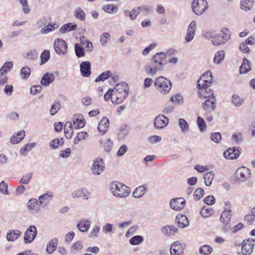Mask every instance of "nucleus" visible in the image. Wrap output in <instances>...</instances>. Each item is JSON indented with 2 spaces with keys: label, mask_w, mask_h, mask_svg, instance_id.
Masks as SVG:
<instances>
[{
  "label": "nucleus",
  "mask_w": 255,
  "mask_h": 255,
  "mask_svg": "<svg viewBox=\"0 0 255 255\" xmlns=\"http://www.w3.org/2000/svg\"><path fill=\"white\" fill-rule=\"evenodd\" d=\"M167 63L164 52H158L151 58L149 64L144 67L145 72L149 75H155L163 71Z\"/></svg>",
  "instance_id": "1"
},
{
  "label": "nucleus",
  "mask_w": 255,
  "mask_h": 255,
  "mask_svg": "<svg viewBox=\"0 0 255 255\" xmlns=\"http://www.w3.org/2000/svg\"><path fill=\"white\" fill-rule=\"evenodd\" d=\"M154 84L156 89L163 94L168 93L172 87L171 82L163 76L156 78Z\"/></svg>",
  "instance_id": "2"
},
{
  "label": "nucleus",
  "mask_w": 255,
  "mask_h": 255,
  "mask_svg": "<svg viewBox=\"0 0 255 255\" xmlns=\"http://www.w3.org/2000/svg\"><path fill=\"white\" fill-rule=\"evenodd\" d=\"M229 29L227 28L222 29L220 33L217 34L213 39L211 40L212 43L215 46H218L224 44L230 38V35L228 33Z\"/></svg>",
  "instance_id": "3"
},
{
  "label": "nucleus",
  "mask_w": 255,
  "mask_h": 255,
  "mask_svg": "<svg viewBox=\"0 0 255 255\" xmlns=\"http://www.w3.org/2000/svg\"><path fill=\"white\" fill-rule=\"evenodd\" d=\"M251 171L250 169L245 166L238 168L235 172V181L244 182L249 179L251 177Z\"/></svg>",
  "instance_id": "4"
},
{
  "label": "nucleus",
  "mask_w": 255,
  "mask_h": 255,
  "mask_svg": "<svg viewBox=\"0 0 255 255\" xmlns=\"http://www.w3.org/2000/svg\"><path fill=\"white\" fill-rule=\"evenodd\" d=\"M213 82V77L210 71H207L200 77L197 82V88L204 89L210 86Z\"/></svg>",
  "instance_id": "5"
},
{
  "label": "nucleus",
  "mask_w": 255,
  "mask_h": 255,
  "mask_svg": "<svg viewBox=\"0 0 255 255\" xmlns=\"http://www.w3.org/2000/svg\"><path fill=\"white\" fill-rule=\"evenodd\" d=\"M192 5L193 12L197 15L202 14L208 7L206 0H194Z\"/></svg>",
  "instance_id": "6"
},
{
  "label": "nucleus",
  "mask_w": 255,
  "mask_h": 255,
  "mask_svg": "<svg viewBox=\"0 0 255 255\" xmlns=\"http://www.w3.org/2000/svg\"><path fill=\"white\" fill-rule=\"evenodd\" d=\"M255 246V239L244 240L242 244V253L243 255H251Z\"/></svg>",
  "instance_id": "7"
},
{
  "label": "nucleus",
  "mask_w": 255,
  "mask_h": 255,
  "mask_svg": "<svg viewBox=\"0 0 255 255\" xmlns=\"http://www.w3.org/2000/svg\"><path fill=\"white\" fill-rule=\"evenodd\" d=\"M54 47L55 52L58 54L64 55L67 51V44L65 41L61 39H56L54 42Z\"/></svg>",
  "instance_id": "8"
},
{
  "label": "nucleus",
  "mask_w": 255,
  "mask_h": 255,
  "mask_svg": "<svg viewBox=\"0 0 255 255\" xmlns=\"http://www.w3.org/2000/svg\"><path fill=\"white\" fill-rule=\"evenodd\" d=\"M37 229L35 226H30L25 231L24 236V242L25 244L31 243L37 235Z\"/></svg>",
  "instance_id": "9"
},
{
  "label": "nucleus",
  "mask_w": 255,
  "mask_h": 255,
  "mask_svg": "<svg viewBox=\"0 0 255 255\" xmlns=\"http://www.w3.org/2000/svg\"><path fill=\"white\" fill-rule=\"evenodd\" d=\"M185 245L179 242L173 243L170 247V254L171 255H185L184 250Z\"/></svg>",
  "instance_id": "10"
},
{
  "label": "nucleus",
  "mask_w": 255,
  "mask_h": 255,
  "mask_svg": "<svg viewBox=\"0 0 255 255\" xmlns=\"http://www.w3.org/2000/svg\"><path fill=\"white\" fill-rule=\"evenodd\" d=\"M109 189L111 191H129L130 189L124 183L114 181L109 186Z\"/></svg>",
  "instance_id": "11"
},
{
  "label": "nucleus",
  "mask_w": 255,
  "mask_h": 255,
  "mask_svg": "<svg viewBox=\"0 0 255 255\" xmlns=\"http://www.w3.org/2000/svg\"><path fill=\"white\" fill-rule=\"evenodd\" d=\"M169 122V119L163 115L157 116L154 121V126L156 129H162L166 127Z\"/></svg>",
  "instance_id": "12"
},
{
  "label": "nucleus",
  "mask_w": 255,
  "mask_h": 255,
  "mask_svg": "<svg viewBox=\"0 0 255 255\" xmlns=\"http://www.w3.org/2000/svg\"><path fill=\"white\" fill-rule=\"evenodd\" d=\"M27 209L32 214L38 213L41 210V205L35 198L30 199L27 204Z\"/></svg>",
  "instance_id": "13"
},
{
  "label": "nucleus",
  "mask_w": 255,
  "mask_h": 255,
  "mask_svg": "<svg viewBox=\"0 0 255 255\" xmlns=\"http://www.w3.org/2000/svg\"><path fill=\"white\" fill-rule=\"evenodd\" d=\"M216 100L215 97L207 99L202 104V108L206 113H209L215 110Z\"/></svg>",
  "instance_id": "14"
},
{
  "label": "nucleus",
  "mask_w": 255,
  "mask_h": 255,
  "mask_svg": "<svg viewBox=\"0 0 255 255\" xmlns=\"http://www.w3.org/2000/svg\"><path fill=\"white\" fill-rule=\"evenodd\" d=\"M185 204V200L183 198H177L172 199L170 202V207L176 211L183 209Z\"/></svg>",
  "instance_id": "15"
},
{
  "label": "nucleus",
  "mask_w": 255,
  "mask_h": 255,
  "mask_svg": "<svg viewBox=\"0 0 255 255\" xmlns=\"http://www.w3.org/2000/svg\"><path fill=\"white\" fill-rule=\"evenodd\" d=\"M105 166L102 158H97L93 163L92 171L94 174L99 175L104 170Z\"/></svg>",
  "instance_id": "16"
},
{
  "label": "nucleus",
  "mask_w": 255,
  "mask_h": 255,
  "mask_svg": "<svg viewBox=\"0 0 255 255\" xmlns=\"http://www.w3.org/2000/svg\"><path fill=\"white\" fill-rule=\"evenodd\" d=\"M239 148H236L235 147L228 148L224 152V156L229 159H237L240 154Z\"/></svg>",
  "instance_id": "17"
},
{
  "label": "nucleus",
  "mask_w": 255,
  "mask_h": 255,
  "mask_svg": "<svg viewBox=\"0 0 255 255\" xmlns=\"http://www.w3.org/2000/svg\"><path fill=\"white\" fill-rule=\"evenodd\" d=\"M196 28V23L194 20H193L190 22L188 27L187 32L185 36L186 42H190L193 39Z\"/></svg>",
  "instance_id": "18"
},
{
  "label": "nucleus",
  "mask_w": 255,
  "mask_h": 255,
  "mask_svg": "<svg viewBox=\"0 0 255 255\" xmlns=\"http://www.w3.org/2000/svg\"><path fill=\"white\" fill-rule=\"evenodd\" d=\"M91 225V221L86 218L80 220L77 224V227L78 230L83 233L87 232Z\"/></svg>",
  "instance_id": "19"
},
{
  "label": "nucleus",
  "mask_w": 255,
  "mask_h": 255,
  "mask_svg": "<svg viewBox=\"0 0 255 255\" xmlns=\"http://www.w3.org/2000/svg\"><path fill=\"white\" fill-rule=\"evenodd\" d=\"M82 75L84 77H88L91 74V63L89 61H83L80 65Z\"/></svg>",
  "instance_id": "20"
},
{
  "label": "nucleus",
  "mask_w": 255,
  "mask_h": 255,
  "mask_svg": "<svg viewBox=\"0 0 255 255\" xmlns=\"http://www.w3.org/2000/svg\"><path fill=\"white\" fill-rule=\"evenodd\" d=\"M109 124L110 122L109 119L107 117L103 118L98 125V129L99 131L101 132L102 134H105L108 130Z\"/></svg>",
  "instance_id": "21"
},
{
  "label": "nucleus",
  "mask_w": 255,
  "mask_h": 255,
  "mask_svg": "<svg viewBox=\"0 0 255 255\" xmlns=\"http://www.w3.org/2000/svg\"><path fill=\"white\" fill-rule=\"evenodd\" d=\"M175 222L181 228H184L189 225V220L184 215L178 214L176 218Z\"/></svg>",
  "instance_id": "22"
},
{
  "label": "nucleus",
  "mask_w": 255,
  "mask_h": 255,
  "mask_svg": "<svg viewBox=\"0 0 255 255\" xmlns=\"http://www.w3.org/2000/svg\"><path fill=\"white\" fill-rule=\"evenodd\" d=\"M21 235V232L19 230H9L6 236V240L8 242H14L18 239Z\"/></svg>",
  "instance_id": "23"
},
{
  "label": "nucleus",
  "mask_w": 255,
  "mask_h": 255,
  "mask_svg": "<svg viewBox=\"0 0 255 255\" xmlns=\"http://www.w3.org/2000/svg\"><path fill=\"white\" fill-rule=\"evenodd\" d=\"M83 118L81 115L74 116L72 122L75 128H82L85 126L86 122Z\"/></svg>",
  "instance_id": "24"
},
{
  "label": "nucleus",
  "mask_w": 255,
  "mask_h": 255,
  "mask_svg": "<svg viewBox=\"0 0 255 255\" xmlns=\"http://www.w3.org/2000/svg\"><path fill=\"white\" fill-rule=\"evenodd\" d=\"M114 92H116L118 93H123V94L125 93L127 95L128 94L129 88L128 84L126 82H122L117 84L114 89Z\"/></svg>",
  "instance_id": "25"
},
{
  "label": "nucleus",
  "mask_w": 255,
  "mask_h": 255,
  "mask_svg": "<svg viewBox=\"0 0 255 255\" xmlns=\"http://www.w3.org/2000/svg\"><path fill=\"white\" fill-rule=\"evenodd\" d=\"M52 198V192H47L46 193L39 196L38 198V202L41 206L45 207L51 200Z\"/></svg>",
  "instance_id": "26"
},
{
  "label": "nucleus",
  "mask_w": 255,
  "mask_h": 255,
  "mask_svg": "<svg viewBox=\"0 0 255 255\" xmlns=\"http://www.w3.org/2000/svg\"><path fill=\"white\" fill-rule=\"evenodd\" d=\"M25 131L23 130L13 134L10 138V142L14 144L19 143L25 137Z\"/></svg>",
  "instance_id": "27"
},
{
  "label": "nucleus",
  "mask_w": 255,
  "mask_h": 255,
  "mask_svg": "<svg viewBox=\"0 0 255 255\" xmlns=\"http://www.w3.org/2000/svg\"><path fill=\"white\" fill-rule=\"evenodd\" d=\"M58 245L57 238L50 240L47 243L46 251L49 254H52L56 250Z\"/></svg>",
  "instance_id": "28"
},
{
  "label": "nucleus",
  "mask_w": 255,
  "mask_h": 255,
  "mask_svg": "<svg viewBox=\"0 0 255 255\" xmlns=\"http://www.w3.org/2000/svg\"><path fill=\"white\" fill-rule=\"evenodd\" d=\"M128 95L125 93L123 94V93L114 92L113 97L112 98V102L116 104L121 103Z\"/></svg>",
  "instance_id": "29"
},
{
  "label": "nucleus",
  "mask_w": 255,
  "mask_h": 255,
  "mask_svg": "<svg viewBox=\"0 0 255 255\" xmlns=\"http://www.w3.org/2000/svg\"><path fill=\"white\" fill-rule=\"evenodd\" d=\"M55 79L53 74L46 73L42 77L40 83L42 86H47L53 82Z\"/></svg>",
  "instance_id": "30"
},
{
  "label": "nucleus",
  "mask_w": 255,
  "mask_h": 255,
  "mask_svg": "<svg viewBox=\"0 0 255 255\" xmlns=\"http://www.w3.org/2000/svg\"><path fill=\"white\" fill-rule=\"evenodd\" d=\"M232 216L231 210L225 209L220 217V221L224 224H229Z\"/></svg>",
  "instance_id": "31"
},
{
  "label": "nucleus",
  "mask_w": 255,
  "mask_h": 255,
  "mask_svg": "<svg viewBox=\"0 0 255 255\" xmlns=\"http://www.w3.org/2000/svg\"><path fill=\"white\" fill-rule=\"evenodd\" d=\"M177 229L173 225L166 226L162 228L161 232L167 236H170L177 232Z\"/></svg>",
  "instance_id": "32"
},
{
  "label": "nucleus",
  "mask_w": 255,
  "mask_h": 255,
  "mask_svg": "<svg viewBox=\"0 0 255 255\" xmlns=\"http://www.w3.org/2000/svg\"><path fill=\"white\" fill-rule=\"evenodd\" d=\"M72 122H66L64 127V133L67 139H70L73 134Z\"/></svg>",
  "instance_id": "33"
},
{
  "label": "nucleus",
  "mask_w": 255,
  "mask_h": 255,
  "mask_svg": "<svg viewBox=\"0 0 255 255\" xmlns=\"http://www.w3.org/2000/svg\"><path fill=\"white\" fill-rule=\"evenodd\" d=\"M251 70L250 62L246 58H244L242 64L240 68V72L241 74H245L249 72Z\"/></svg>",
  "instance_id": "34"
},
{
  "label": "nucleus",
  "mask_w": 255,
  "mask_h": 255,
  "mask_svg": "<svg viewBox=\"0 0 255 255\" xmlns=\"http://www.w3.org/2000/svg\"><path fill=\"white\" fill-rule=\"evenodd\" d=\"M200 91L199 92V95L200 97H203L205 99H210L212 97H215L214 96V93L212 90L210 89H207V88L204 89H200Z\"/></svg>",
  "instance_id": "35"
},
{
  "label": "nucleus",
  "mask_w": 255,
  "mask_h": 255,
  "mask_svg": "<svg viewBox=\"0 0 255 255\" xmlns=\"http://www.w3.org/2000/svg\"><path fill=\"white\" fill-rule=\"evenodd\" d=\"M178 126L180 127L182 133H186L188 132L189 130V125L185 119L180 118L178 120Z\"/></svg>",
  "instance_id": "36"
},
{
  "label": "nucleus",
  "mask_w": 255,
  "mask_h": 255,
  "mask_svg": "<svg viewBox=\"0 0 255 255\" xmlns=\"http://www.w3.org/2000/svg\"><path fill=\"white\" fill-rule=\"evenodd\" d=\"M214 211L209 206H204L200 211V215L203 218H208L213 214Z\"/></svg>",
  "instance_id": "37"
},
{
  "label": "nucleus",
  "mask_w": 255,
  "mask_h": 255,
  "mask_svg": "<svg viewBox=\"0 0 255 255\" xmlns=\"http://www.w3.org/2000/svg\"><path fill=\"white\" fill-rule=\"evenodd\" d=\"M253 4L254 0H242L241 1V7L245 11L251 10Z\"/></svg>",
  "instance_id": "38"
},
{
  "label": "nucleus",
  "mask_w": 255,
  "mask_h": 255,
  "mask_svg": "<svg viewBox=\"0 0 255 255\" xmlns=\"http://www.w3.org/2000/svg\"><path fill=\"white\" fill-rule=\"evenodd\" d=\"M77 27V25L75 23H68L63 25L60 29V31L62 33L75 30Z\"/></svg>",
  "instance_id": "39"
},
{
  "label": "nucleus",
  "mask_w": 255,
  "mask_h": 255,
  "mask_svg": "<svg viewBox=\"0 0 255 255\" xmlns=\"http://www.w3.org/2000/svg\"><path fill=\"white\" fill-rule=\"evenodd\" d=\"M103 9L109 13L115 14L118 12L119 7L115 4H107L103 7Z\"/></svg>",
  "instance_id": "40"
},
{
  "label": "nucleus",
  "mask_w": 255,
  "mask_h": 255,
  "mask_svg": "<svg viewBox=\"0 0 255 255\" xmlns=\"http://www.w3.org/2000/svg\"><path fill=\"white\" fill-rule=\"evenodd\" d=\"M124 13L126 16H128L131 20H133L136 18L139 12L138 11V9L133 8L130 11L128 10H124Z\"/></svg>",
  "instance_id": "41"
},
{
  "label": "nucleus",
  "mask_w": 255,
  "mask_h": 255,
  "mask_svg": "<svg viewBox=\"0 0 255 255\" xmlns=\"http://www.w3.org/2000/svg\"><path fill=\"white\" fill-rule=\"evenodd\" d=\"M13 63L12 61L6 62L0 69V74H5L10 71L12 68Z\"/></svg>",
  "instance_id": "42"
},
{
  "label": "nucleus",
  "mask_w": 255,
  "mask_h": 255,
  "mask_svg": "<svg viewBox=\"0 0 255 255\" xmlns=\"http://www.w3.org/2000/svg\"><path fill=\"white\" fill-rule=\"evenodd\" d=\"M36 146L35 143H27L23 147H22L20 150V153L21 155L25 156L27 154V152L31 150L32 148Z\"/></svg>",
  "instance_id": "43"
},
{
  "label": "nucleus",
  "mask_w": 255,
  "mask_h": 255,
  "mask_svg": "<svg viewBox=\"0 0 255 255\" xmlns=\"http://www.w3.org/2000/svg\"><path fill=\"white\" fill-rule=\"evenodd\" d=\"M112 73L110 71H105L101 74L98 76L95 79L96 82H99L101 81H104L107 80L108 78L112 77Z\"/></svg>",
  "instance_id": "44"
},
{
  "label": "nucleus",
  "mask_w": 255,
  "mask_h": 255,
  "mask_svg": "<svg viewBox=\"0 0 255 255\" xmlns=\"http://www.w3.org/2000/svg\"><path fill=\"white\" fill-rule=\"evenodd\" d=\"M213 251L212 248L209 245H204L199 250V253L202 255H209Z\"/></svg>",
  "instance_id": "45"
},
{
  "label": "nucleus",
  "mask_w": 255,
  "mask_h": 255,
  "mask_svg": "<svg viewBox=\"0 0 255 255\" xmlns=\"http://www.w3.org/2000/svg\"><path fill=\"white\" fill-rule=\"evenodd\" d=\"M214 177V174L212 171L208 172L204 175V182L206 186H209L212 184Z\"/></svg>",
  "instance_id": "46"
},
{
  "label": "nucleus",
  "mask_w": 255,
  "mask_h": 255,
  "mask_svg": "<svg viewBox=\"0 0 255 255\" xmlns=\"http://www.w3.org/2000/svg\"><path fill=\"white\" fill-rule=\"evenodd\" d=\"M225 58V52L223 50H220L216 53L214 62L217 64H220Z\"/></svg>",
  "instance_id": "47"
},
{
  "label": "nucleus",
  "mask_w": 255,
  "mask_h": 255,
  "mask_svg": "<svg viewBox=\"0 0 255 255\" xmlns=\"http://www.w3.org/2000/svg\"><path fill=\"white\" fill-rule=\"evenodd\" d=\"M74 47L75 54L78 58L82 57L85 56L84 48L80 44H75Z\"/></svg>",
  "instance_id": "48"
},
{
  "label": "nucleus",
  "mask_w": 255,
  "mask_h": 255,
  "mask_svg": "<svg viewBox=\"0 0 255 255\" xmlns=\"http://www.w3.org/2000/svg\"><path fill=\"white\" fill-rule=\"evenodd\" d=\"M75 16L80 20H84L85 19V13L80 7H78L74 11Z\"/></svg>",
  "instance_id": "49"
},
{
  "label": "nucleus",
  "mask_w": 255,
  "mask_h": 255,
  "mask_svg": "<svg viewBox=\"0 0 255 255\" xmlns=\"http://www.w3.org/2000/svg\"><path fill=\"white\" fill-rule=\"evenodd\" d=\"M30 74V69L27 66H25L21 68L20 72V75L23 79H26L28 78Z\"/></svg>",
  "instance_id": "50"
},
{
  "label": "nucleus",
  "mask_w": 255,
  "mask_h": 255,
  "mask_svg": "<svg viewBox=\"0 0 255 255\" xmlns=\"http://www.w3.org/2000/svg\"><path fill=\"white\" fill-rule=\"evenodd\" d=\"M83 248V244L82 242L77 241L74 243L71 248L72 253L74 254H76L78 252L80 251Z\"/></svg>",
  "instance_id": "51"
},
{
  "label": "nucleus",
  "mask_w": 255,
  "mask_h": 255,
  "mask_svg": "<svg viewBox=\"0 0 255 255\" xmlns=\"http://www.w3.org/2000/svg\"><path fill=\"white\" fill-rule=\"evenodd\" d=\"M143 241V238L142 236L137 235L129 240V243L132 245H137L142 243Z\"/></svg>",
  "instance_id": "52"
},
{
  "label": "nucleus",
  "mask_w": 255,
  "mask_h": 255,
  "mask_svg": "<svg viewBox=\"0 0 255 255\" xmlns=\"http://www.w3.org/2000/svg\"><path fill=\"white\" fill-rule=\"evenodd\" d=\"M244 102V100L238 95L232 96V103L236 106H240Z\"/></svg>",
  "instance_id": "53"
},
{
  "label": "nucleus",
  "mask_w": 255,
  "mask_h": 255,
  "mask_svg": "<svg viewBox=\"0 0 255 255\" xmlns=\"http://www.w3.org/2000/svg\"><path fill=\"white\" fill-rule=\"evenodd\" d=\"M197 123L200 131L203 132L206 129V124L202 118L198 117Z\"/></svg>",
  "instance_id": "54"
},
{
  "label": "nucleus",
  "mask_w": 255,
  "mask_h": 255,
  "mask_svg": "<svg viewBox=\"0 0 255 255\" xmlns=\"http://www.w3.org/2000/svg\"><path fill=\"white\" fill-rule=\"evenodd\" d=\"M50 58V51L47 50H44L41 54V65L45 63Z\"/></svg>",
  "instance_id": "55"
},
{
  "label": "nucleus",
  "mask_w": 255,
  "mask_h": 255,
  "mask_svg": "<svg viewBox=\"0 0 255 255\" xmlns=\"http://www.w3.org/2000/svg\"><path fill=\"white\" fill-rule=\"evenodd\" d=\"M89 192H73V198L81 197L83 199L87 200L89 197Z\"/></svg>",
  "instance_id": "56"
},
{
  "label": "nucleus",
  "mask_w": 255,
  "mask_h": 255,
  "mask_svg": "<svg viewBox=\"0 0 255 255\" xmlns=\"http://www.w3.org/2000/svg\"><path fill=\"white\" fill-rule=\"evenodd\" d=\"M61 104L59 102H55L54 104L51 106L50 113L51 115H54L60 110Z\"/></svg>",
  "instance_id": "57"
},
{
  "label": "nucleus",
  "mask_w": 255,
  "mask_h": 255,
  "mask_svg": "<svg viewBox=\"0 0 255 255\" xmlns=\"http://www.w3.org/2000/svg\"><path fill=\"white\" fill-rule=\"evenodd\" d=\"M110 37V34L108 32H104L102 34L100 37V42L102 46L105 45Z\"/></svg>",
  "instance_id": "58"
},
{
  "label": "nucleus",
  "mask_w": 255,
  "mask_h": 255,
  "mask_svg": "<svg viewBox=\"0 0 255 255\" xmlns=\"http://www.w3.org/2000/svg\"><path fill=\"white\" fill-rule=\"evenodd\" d=\"M63 143V141L62 138H61V139L57 138L52 140L50 142V145L51 147L53 148H57L60 145L62 144Z\"/></svg>",
  "instance_id": "59"
},
{
  "label": "nucleus",
  "mask_w": 255,
  "mask_h": 255,
  "mask_svg": "<svg viewBox=\"0 0 255 255\" xmlns=\"http://www.w3.org/2000/svg\"><path fill=\"white\" fill-rule=\"evenodd\" d=\"M210 137L212 141L219 143L222 139V135L220 132H214L211 134Z\"/></svg>",
  "instance_id": "60"
},
{
  "label": "nucleus",
  "mask_w": 255,
  "mask_h": 255,
  "mask_svg": "<svg viewBox=\"0 0 255 255\" xmlns=\"http://www.w3.org/2000/svg\"><path fill=\"white\" fill-rule=\"evenodd\" d=\"M38 55L36 50H32L28 51L26 54V58L28 60H32L37 58Z\"/></svg>",
  "instance_id": "61"
},
{
  "label": "nucleus",
  "mask_w": 255,
  "mask_h": 255,
  "mask_svg": "<svg viewBox=\"0 0 255 255\" xmlns=\"http://www.w3.org/2000/svg\"><path fill=\"white\" fill-rule=\"evenodd\" d=\"M171 101L174 103L180 104L183 102V99L181 95L177 94L171 97Z\"/></svg>",
  "instance_id": "62"
},
{
  "label": "nucleus",
  "mask_w": 255,
  "mask_h": 255,
  "mask_svg": "<svg viewBox=\"0 0 255 255\" xmlns=\"http://www.w3.org/2000/svg\"><path fill=\"white\" fill-rule=\"evenodd\" d=\"M55 29L54 26L52 24H47L41 30V33L43 34H47L50 32L52 31Z\"/></svg>",
  "instance_id": "63"
},
{
  "label": "nucleus",
  "mask_w": 255,
  "mask_h": 255,
  "mask_svg": "<svg viewBox=\"0 0 255 255\" xmlns=\"http://www.w3.org/2000/svg\"><path fill=\"white\" fill-rule=\"evenodd\" d=\"M113 229V225L111 223H106L102 228L104 233L107 234L111 233Z\"/></svg>",
  "instance_id": "64"
}]
</instances>
